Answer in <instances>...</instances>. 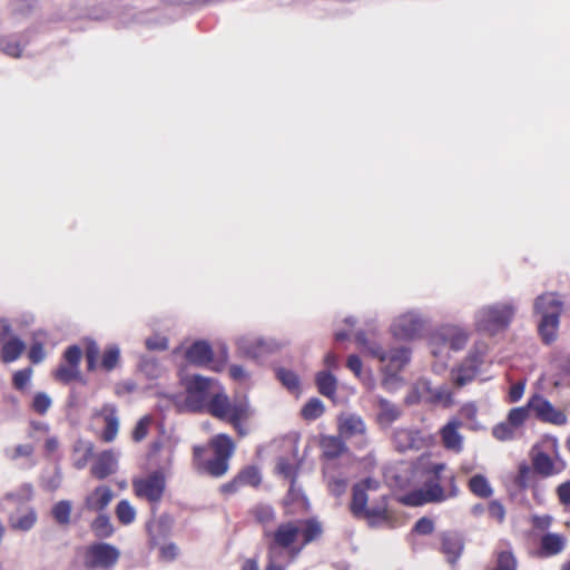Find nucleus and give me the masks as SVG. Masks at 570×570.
<instances>
[{"label":"nucleus","mask_w":570,"mask_h":570,"mask_svg":"<svg viewBox=\"0 0 570 570\" xmlns=\"http://www.w3.org/2000/svg\"><path fill=\"white\" fill-rule=\"evenodd\" d=\"M471 336V331L462 325L458 324H444L435 330L430 337V350L438 362L433 364V371L442 373L450 358L446 348L453 352L462 351Z\"/></svg>","instance_id":"nucleus-1"},{"label":"nucleus","mask_w":570,"mask_h":570,"mask_svg":"<svg viewBox=\"0 0 570 570\" xmlns=\"http://www.w3.org/2000/svg\"><path fill=\"white\" fill-rule=\"evenodd\" d=\"M515 312L517 304L513 301L484 305L474 314V327L478 332L495 335L509 327Z\"/></svg>","instance_id":"nucleus-2"},{"label":"nucleus","mask_w":570,"mask_h":570,"mask_svg":"<svg viewBox=\"0 0 570 570\" xmlns=\"http://www.w3.org/2000/svg\"><path fill=\"white\" fill-rule=\"evenodd\" d=\"M76 553L83 570H109L120 558V550L116 546L102 541L79 547Z\"/></svg>","instance_id":"nucleus-3"},{"label":"nucleus","mask_w":570,"mask_h":570,"mask_svg":"<svg viewBox=\"0 0 570 570\" xmlns=\"http://www.w3.org/2000/svg\"><path fill=\"white\" fill-rule=\"evenodd\" d=\"M547 448L550 451H543L540 446L535 445L530 451V459L533 471L542 479H548L562 473L566 470L567 463L559 453V445L556 439L547 442Z\"/></svg>","instance_id":"nucleus-4"},{"label":"nucleus","mask_w":570,"mask_h":570,"mask_svg":"<svg viewBox=\"0 0 570 570\" xmlns=\"http://www.w3.org/2000/svg\"><path fill=\"white\" fill-rule=\"evenodd\" d=\"M219 387L216 380L193 375L188 379L186 385V407L191 412H203L214 393Z\"/></svg>","instance_id":"nucleus-5"},{"label":"nucleus","mask_w":570,"mask_h":570,"mask_svg":"<svg viewBox=\"0 0 570 570\" xmlns=\"http://www.w3.org/2000/svg\"><path fill=\"white\" fill-rule=\"evenodd\" d=\"M247 404L230 403L228 396L222 392L219 386L207 403L205 411L215 417L230 422L234 428L239 426V420L247 416Z\"/></svg>","instance_id":"nucleus-6"},{"label":"nucleus","mask_w":570,"mask_h":570,"mask_svg":"<svg viewBox=\"0 0 570 570\" xmlns=\"http://www.w3.org/2000/svg\"><path fill=\"white\" fill-rule=\"evenodd\" d=\"M380 481L366 478L361 482L354 484L351 502V511L354 515H364L366 518H381L385 513L384 507H367L368 491H377L380 489Z\"/></svg>","instance_id":"nucleus-7"},{"label":"nucleus","mask_w":570,"mask_h":570,"mask_svg":"<svg viewBox=\"0 0 570 570\" xmlns=\"http://www.w3.org/2000/svg\"><path fill=\"white\" fill-rule=\"evenodd\" d=\"M485 353L484 343H475L469 351L465 358L451 371V379L456 387H463L472 382L483 363V355Z\"/></svg>","instance_id":"nucleus-8"},{"label":"nucleus","mask_w":570,"mask_h":570,"mask_svg":"<svg viewBox=\"0 0 570 570\" xmlns=\"http://www.w3.org/2000/svg\"><path fill=\"white\" fill-rule=\"evenodd\" d=\"M392 441L399 452L420 451L429 448L432 435L414 428H396L392 433Z\"/></svg>","instance_id":"nucleus-9"},{"label":"nucleus","mask_w":570,"mask_h":570,"mask_svg":"<svg viewBox=\"0 0 570 570\" xmlns=\"http://www.w3.org/2000/svg\"><path fill=\"white\" fill-rule=\"evenodd\" d=\"M166 480L163 471L157 470L145 478L135 479L132 489L138 498L146 499L150 503H158L165 492Z\"/></svg>","instance_id":"nucleus-10"},{"label":"nucleus","mask_w":570,"mask_h":570,"mask_svg":"<svg viewBox=\"0 0 570 570\" xmlns=\"http://www.w3.org/2000/svg\"><path fill=\"white\" fill-rule=\"evenodd\" d=\"M425 321L417 311H409L396 317L391 326L392 334L401 340H412L420 335Z\"/></svg>","instance_id":"nucleus-11"},{"label":"nucleus","mask_w":570,"mask_h":570,"mask_svg":"<svg viewBox=\"0 0 570 570\" xmlns=\"http://www.w3.org/2000/svg\"><path fill=\"white\" fill-rule=\"evenodd\" d=\"M236 345L240 354L252 358H258L265 354L273 353L281 347L275 340L254 335L238 337Z\"/></svg>","instance_id":"nucleus-12"},{"label":"nucleus","mask_w":570,"mask_h":570,"mask_svg":"<svg viewBox=\"0 0 570 570\" xmlns=\"http://www.w3.org/2000/svg\"><path fill=\"white\" fill-rule=\"evenodd\" d=\"M529 407H531L534 416L541 422L554 425H564L568 422L566 413L553 406V404L542 395H533L529 400Z\"/></svg>","instance_id":"nucleus-13"},{"label":"nucleus","mask_w":570,"mask_h":570,"mask_svg":"<svg viewBox=\"0 0 570 570\" xmlns=\"http://www.w3.org/2000/svg\"><path fill=\"white\" fill-rule=\"evenodd\" d=\"M81 355L82 352L78 345L69 346L63 353V363L60 364L53 373L55 379L63 384L80 380L79 364Z\"/></svg>","instance_id":"nucleus-14"},{"label":"nucleus","mask_w":570,"mask_h":570,"mask_svg":"<svg viewBox=\"0 0 570 570\" xmlns=\"http://www.w3.org/2000/svg\"><path fill=\"white\" fill-rule=\"evenodd\" d=\"M373 402L376 409L375 421L382 430L390 429L403 415L400 405L381 395H375Z\"/></svg>","instance_id":"nucleus-15"},{"label":"nucleus","mask_w":570,"mask_h":570,"mask_svg":"<svg viewBox=\"0 0 570 570\" xmlns=\"http://www.w3.org/2000/svg\"><path fill=\"white\" fill-rule=\"evenodd\" d=\"M301 527L297 522H285L277 527L272 534V542L268 547H275L278 550L291 549L293 557H295L292 546L298 540Z\"/></svg>","instance_id":"nucleus-16"},{"label":"nucleus","mask_w":570,"mask_h":570,"mask_svg":"<svg viewBox=\"0 0 570 570\" xmlns=\"http://www.w3.org/2000/svg\"><path fill=\"white\" fill-rule=\"evenodd\" d=\"M443 488L436 483H428L424 488L407 494L404 502L409 505L417 507L428 502H441L445 500Z\"/></svg>","instance_id":"nucleus-17"},{"label":"nucleus","mask_w":570,"mask_h":570,"mask_svg":"<svg viewBox=\"0 0 570 570\" xmlns=\"http://www.w3.org/2000/svg\"><path fill=\"white\" fill-rule=\"evenodd\" d=\"M563 308V302L560 299L557 293H543L539 295L533 303V311L541 317H560Z\"/></svg>","instance_id":"nucleus-18"},{"label":"nucleus","mask_w":570,"mask_h":570,"mask_svg":"<svg viewBox=\"0 0 570 570\" xmlns=\"http://www.w3.org/2000/svg\"><path fill=\"white\" fill-rule=\"evenodd\" d=\"M119 453L112 450L101 452L91 466V474L98 479L104 480L109 475L116 473L118 468Z\"/></svg>","instance_id":"nucleus-19"},{"label":"nucleus","mask_w":570,"mask_h":570,"mask_svg":"<svg viewBox=\"0 0 570 570\" xmlns=\"http://www.w3.org/2000/svg\"><path fill=\"white\" fill-rule=\"evenodd\" d=\"M441 551L446 557V560L454 564L461 557L464 542L462 537L454 531H445L440 534Z\"/></svg>","instance_id":"nucleus-20"},{"label":"nucleus","mask_w":570,"mask_h":570,"mask_svg":"<svg viewBox=\"0 0 570 570\" xmlns=\"http://www.w3.org/2000/svg\"><path fill=\"white\" fill-rule=\"evenodd\" d=\"M112 499V490L107 485H99L86 497L85 509L91 512L104 513Z\"/></svg>","instance_id":"nucleus-21"},{"label":"nucleus","mask_w":570,"mask_h":570,"mask_svg":"<svg viewBox=\"0 0 570 570\" xmlns=\"http://www.w3.org/2000/svg\"><path fill=\"white\" fill-rule=\"evenodd\" d=\"M461 426V421L451 420L441 429L442 443L446 450L455 453H460L463 450V436L459 432Z\"/></svg>","instance_id":"nucleus-22"},{"label":"nucleus","mask_w":570,"mask_h":570,"mask_svg":"<svg viewBox=\"0 0 570 570\" xmlns=\"http://www.w3.org/2000/svg\"><path fill=\"white\" fill-rule=\"evenodd\" d=\"M96 415L102 416L105 421V428L101 432V439L105 442H112L119 430V419L117 415V407L114 404H105Z\"/></svg>","instance_id":"nucleus-23"},{"label":"nucleus","mask_w":570,"mask_h":570,"mask_svg":"<svg viewBox=\"0 0 570 570\" xmlns=\"http://www.w3.org/2000/svg\"><path fill=\"white\" fill-rule=\"evenodd\" d=\"M421 393L425 394L424 397L434 404H442L449 406L453 403L452 392L446 384L432 386L430 382L422 381L420 383Z\"/></svg>","instance_id":"nucleus-24"},{"label":"nucleus","mask_w":570,"mask_h":570,"mask_svg":"<svg viewBox=\"0 0 570 570\" xmlns=\"http://www.w3.org/2000/svg\"><path fill=\"white\" fill-rule=\"evenodd\" d=\"M567 546V538L561 533L548 532L540 539L539 554L549 558L561 553Z\"/></svg>","instance_id":"nucleus-25"},{"label":"nucleus","mask_w":570,"mask_h":570,"mask_svg":"<svg viewBox=\"0 0 570 570\" xmlns=\"http://www.w3.org/2000/svg\"><path fill=\"white\" fill-rule=\"evenodd\" d=\"M185 356L189 363L203 366L212 362L213 350L208 342L197 341L188 347Z\"/></svg>","instance_id":"nucleus-26"},{"label":"nucleus","mask_w":570,"mask_h":570,"mask_svg":"<svg viewBox=\"0 0 570 570\" xmlns=\"http://www.w3.org/2000/svg\"><path fill=\"white\" fill-rule=\"evenodd\" d=\"M262 481L261 473L255 466H247L242 470L233 482L222 487L224 492H234L239 485L257 487Z\"/></svg>","instance_id":"nucleus-27"},{"label":"nucleus","mask_w":570,"mask_h":570,"mask_svg":"<svg viewBox=\"0 0 570 570\" xmlns=\"http://www.w3.org/2000/svg\"><path fill=\"white\" fill-rule=\"evenodd\" d=\"M338 428L342 436L344 438L363 435L366 432V424L357 414H348L341 417Z\"/></svg>","instance_id":"nucleus-28"},{"label":"nucleus","mask_w":570,"mask_h":570,"mask_svg":"<svg viewBox=\"0 0 570 570\" xmlns=\"http://www.w3.org/2000/svg\"><path fill=\"white\" fill-rule=\"evenodd\" d=\"M386 353L387 358L382 363V371L400 372L410 362L411 351L407 347L392 348Z\"/></svg>","instance_id":"nucleus-29"},{"label":"nucleus","mask_w":570,"mask_h":570,"mask_svg":"<svg viewBox=\"0 0 570 570\" xmlns=\"http://www.w3.org/2000/svg\"><path fill=\"white\" fill-rule=\"evenodd\" d=\"M355 338L363 353L377 358L381 363L386 362L387 353L376 341L367 338L366 334L362 331L356 334Z\"/></svg>","instance_id":"nucleus-30"},{"label":"nucleus","mask_w":570,"mask_h":570,"mask_svg":"<svg viewBox=\"0 0 570 570\" xmlns=\"http://www.w3.org/2000/svg\"><path fill=\"white\" fill-rule=\"evenodd\" d=\"M315 383L318 392L330 399L335 400L337 391V379L328 371H321L316 374Z\"/></svg>","instance_id":"nucleus-31"},{"label":"nucleus","mask_w":570,"mask_h":570,"mask_svg":"<svg viewBox=\"0 0 570 570\" xmlns=\"http://www.w3.org/2000/svg\"><path fill=\"white\" fill-rule=\"evenodd\" d=\"M90 530L94 535L100 540L108 539L115 533V527L109 515L106 513H98L90 523Z\"/></svg>","instance_id":"nucleus-32"},{"label":"nucleus","mask_w":570,"mask_h":570,"mask_svg":"<svg viewBox=\"0 0 570 570\" xmlns=\"http://www.w3.org/2000/svg\"><path fill=\"white\" fill-rule=\"evenodd\" d=\"M215 456L229 460L235 451V444L227 434H218L210 440Z\"/></svg>","instance_id":"nucleus-33"},{"label":"nucleus","mask_w":570,"mask_h":570,"mask_svg":"<svg viewBox=\"0 0 570 570\" xmlns=\"http://www.w3.org/2000/svg\"><path fill=\"white\" fill-rule=\"evenodd\" d=\"M469 490L478 498L489 499L493 494V488L483 474H474L468 482Z\"/></svg>","instance_id":"nucleus-34"},{"label":"nucleus","mask_w":570,"mask_h":570,"mask_svg":"<svg viewBox=\"0 0 570 570\" xmlns=\"http://www.w3.org/2000/svg\"><path fill=\"white\" fill-rule=\"evenodd\" d=\"M298 525L301 527L299 537H302L303 541H302L301 546L295 550V552H294L295 556H297L299 553V551L302 550V548L304 546L312 542L322 532L321 524L316 520H313V519L299 522Z\"/></svg>","instance_id":"nucleus-35"},{"label":"nucleus","mask_w":570,"mask_h":570,"mask_svg":"<svg viewBox=\"0 0 570 570\" xmlns=\"http://www.w3.org/2000/svg\"><path fill=\"white\" fill-rule=\"evenodd\" d=\"M38 0H10L9 10L16 20L28 18L37 8Z\"/></svg>","instance_id":"nucleus-36"},{"label":"nucleus","mask_w":570,"mask_h":570,"mask_svg":"<svg viewBox=\"0 0 570 570\" xmlns=\"http://www.w3.org/2000/svg\"><path fill=\"white\" fill-rule=\"evenodd\" d=\"M559 318L560 317H556V315L551 317H541L538 330L546 344H550L556 341L559 328Z\"/></svg>","instance_id":"nucleus-37"},{"label":"nucleus","mask_w":570,"mask_h":570,"mask_svg":"<svg viewBox=\"0 0 570 570\" xmlns=\"http://www.w3.org/2000/svg\"><path fill=\"white\" fill-rule=\"evenodd\" d=\"M26 345L19 337L7 341L1 350V358L4 363L14 362L23 353Z\"/></svg>","instance_id":"nucleus-38"},{"label":"nucleus","mask_w":570,"mask_h":570,"mask_svg":"<svg viewBox=\"0 0 570 570\" xmlns=\"http://www.w3.org/2000/svg\"><path fill=\"white\" fill-rule=\"evenodd\" d=\"M321 445L323 454L327 459L338 458L343 452L346 451L345 443L340 436H325L323 438Z\"/></svg>","instance_id":"nucleus-39"},{"label":"nucleus","mask_w":570,"mask_h":570,"mask_svg":"<svg viewBox=\"0 0 570 570\" xmlns=\"http://www.w3.org/2000/svg\"><path fill=\"white\" fill-rule=\"evenodd\" d=\"M36 521H37V513L32 509H30L23 515H20L17 518L11 515L9 518L10 527L13 530H19V531H24V532L31 530L33 528V525L36 524Z\"/></svg>","instance_id":"nucleus-40"},{"label":"nucleus","mask_w":570,"mask_h":570,"mask_svg":"<svg viewBox=\"0 0 570 570\" xmlns=\"http://www.w3.org/2000/svg\"><path fill=\"white\" fill-rule=\"evenodd\" d=\"M72 505L69 500H61L53 504L51 509L52 518L60 525H67L70 522Z\"/></svg>","instance_id":"nucleus-41"},{"label":"nucleus","mask_w":570,"mask_h":570,"mask_svg":"<svg viewBox=\"0 0 570 570\" xmlns=\"http://www.w3.org/2000/svg\"><path fill=\"white\" fill-rule=\"evenodd\" d=\"M115 513L118 521L124 525L131 524L135 521L137 514L136 509L126 499L118 502L115 509Z\"/></svg>","instance_id":"nucleus-42"},{"label":"nucleus","mask_w":570,"mask_h":570,"mask_svg":"<svg viewBox=\"0 0 570 570\" xmlns=\"http://www.w3.org/2000/svg\"><path fill=\"white\" fill-rule=\"evenodd\" d=\"M119 361H120L119 346L116 344H110L105 348V351L102 353L100 365L105 371L110 372L117 367Z\"/></svg>","instance_id":"nucleus-43"},{"label":"nucleus","mask_w":570,"mask_h":570,"mask_svg":"<svg viewBox=\"0 0 570 570\" xmlns=\"http://www.w3.org/2000/svg\"><path fill=\"white\" fill-rule=\"evenodd\" d=\"M534 474L537 473L533 471L532 464L529 465L528 463L522 462L518 466V473L515 475L514 483L521 490H525L531 485Z\"/></svg>","instance_id":"nucleus-44"},{"label":"nucleus","mask_w":570,"mask_h":570,"mask_svg":"<svg viewBox=\"0 0 570 570\" xmlns=\"http://www.w3.org/2000/svg\"><path fill=\"white\" fill-rule=\"evenodd\" d=\"M324 411L325 406L323 402L317 397H312L302 407L301 414L305 420L312 421L322 416Z\"/></svg>","instance_id":"nucleus-45"},{"label":"nucleus","mask_w":570,"mask_h":570,"mask_svg":"<svg viewBox=\"0 0 570 570\" xmlns=\"http://www.w3.org/2000/svg\"><path fill=\"white\" fill-rule=\"evenodd\" d=\"M62 482L61 469L57 465L50 472H45L41 476V487L50 492L58 490Z\"/></svg>","instance_id":"nucleus-46"},{"label":"nucleus","mask_w":570,"mask_h":570,"mask_svg":"<svg viewBox=\"0 0 570 570\" xmlns=\"http://www.w3.org/2000/svg\"><path fill=\"white\" fill-rule=\"evenodd\" d=\"M140 372L149 380L157 379L161 375L163 368L154 357L144 356L139 362Z\"/></svg>","instance_id":"nucleus-47"},{"label":"nucleus","mask_w":570,"mask_h":570,"mask_svg":"<svg viewBox=\"0 0 570 570\" xmlns=\"http://www.w3.org/2000/svg\"><path fill=\"white\" fill-rule=\"evenodd\" d=\"M22 45L17 36H8L0 38V50L7 56L18 58L22 52Z\"/></svg>","instance_id":"nucleus-48"},{"label":"nucleus","mask_w":570,"mask_h":570,"mask_svg":"<svg viewBox=\"0 0 570 570\" xmlns=\"http://www.w3.org/2000/svg\"><path fill=\"white\" fill-rule=\"evenodd\" d=\"M530 412L532 411L528 402L525 406L512 409L508 414L507 421L517 430L527 421Z\"/></svg>","instance_id":"nucleus-49"},{"label":"nucleus","mask_w":570,"mask_h":570,"mask_svg":"<svg viewBox=\"0 0 570 570\" xmlns=\"http://www.w3.org/2000/svg\"><path fill=\"white\" fill-rule=\"evenodd\" d=\"M283 559L284 551L275 547H268L267 566L265 570H285L287 564L283 562Z\"/></svg>","instance_id":"nucleus-50"},{"label":"nucleus","mask_w":570,"mask_h":570,"mask_svg":"<svg viewBox=\"0 0 570 570\" xmlns=\"http://www.w3.org/2000/svg\"><path fill=\"white\" fill-rule=\"evenodd\" d=\"M254 518L266 525L275 519V511L269 504L259 503L252 509Z\"/></svg>","instance_id":"nucleus-51"},{"label":"nucleus","mask_w":570,"mask_h":570,"mask_svg":"<svg viewBox=\"0 0 570 570\" xmlns=\"http://www.w3.org/2000/svg\"><path fill=\"white\" fill-rule=\"evenodd\" d=\"M277 379L289 391H296L299 387V379L296 373L287 368H278Z\"/></svg>","instance_id":"nucleus-52"},{"label":"nucleus","mask_w":570,"mask_h":570,"mask_svg":"<svg viewBox=\"0 0 570 570\" xmlns=\"http://www.w3.org/2000/svg\"><path fill=\"white\" fill-rule=\"evenodd\" d=\"M52 405L51 397L45 392H37L33 395L31 409L40 414L45 415Z\"/></svg>","instance_id":"nucleus-53"},{"label":"nucleus","mask_w":570,"mask_h":570,"mask_svg":"<svg viewBox=\"0 0 570 570\" xmlns=\"http://www.w3.org/2000/svg\"><path fill=\"white\" fill-rule=\"evenodd\" d=\"M228 461L224 458L214 456L212 460H209L206 463V470L207 472L213 476H222L224 475L228 470Z\"/></svg>","instance_id":"nucleus-54"},{"label":"nucleus","mask_w":570,"mask_h":570,"mask_svg":"<svg viewBox=\"0 0 570 570\" xmlns=\"http://www.w3.org/2000/svg\"><path fill=\"white\" fill-rule=\"evenodd\" d=\"M515 429L508 422L497 424L493 430V436L499 441H508L514 438Z\"/></svg>","instance_id":"nucleus-55"},{"label":"nucleus","mask_w":570,"mask_h":570,"mask_svg":"<svg viewBox=\"0 0 570 570\" xmlns=\"http://www.w3.org/2000/svg\"><path fill=\"white\" fill-rule=\"evenodd\" d=\"M276 471L279 475L289 479L291 481L296 479V465L285 458H279L277 460Z\"/></svg>","instance_id":"nucleus-56"},{"label":"nucleus","mask_w":570,"mask_h":570,"mask_svg":"<svg viewBox=\"0 0 570 570\" xmlns=\"http://www.w3.org/2000/svg\"><path fill=\"white\" fill-rule=\"evenodd\" d=\"M100 350L95 341H88L86 345V361L88 371H94L97 366V360L99 356Z\"/></svg>","instance_id":"nucleus-57"},{"label":"nucleus","mask_w":570,"mask_h":570,"mask_svg":"<svg viewBox=\"0 0 570 570\" xmlns=\"http://www.w3.org/2000/svg\"><path fill=\"white\" fill-rule=\"evenodd\" d=\"M286 504L297 503L302 507H305L307 504V500L305 495L303 494L301 489H297L295 485V480L291 481V487L287 493V497L285 499Z\"/></svg>","instance_id":"nucleus-58"},{"label":"nucleus","mask_w":570,"mask_h":570,"mask_svg":"<svg viewBox=\"0 0 570 570\" xmlns=\"http://www.w3.org/2000/svg\"><path fill=\"white\" fill-rule=\"evenodd\" d=\"M35 449L31 444H19L13 450L7 449L4 454L8 459L16 461L19 458H28L32 455Z\"/></svg>","instance_id":"nucleus-59"},{"label":"nucleus","mask_w":570,"mask_h":570,"mask_svg":"<svg viewBox=\"0 0 570 570\" xmlns=\"http://www.w3.org/2000/svg\"><path fill=\"white\" fill-rule=\"evenodd\" d=\"M488 512L490 518L494 519L499 523H503L505 520V508L499 500H491L488 504Z\"/></svg>","instance_id":"nucleus-60"},{"label":"nucleus","mask_w":570,"mask_h":570,"mask_svg":"<svg viewBox=\"0 0 570 570\" xmlns=\"http://www.w3.org/2000/svg\"><path fill=\"white\" fill-rule=\"evenodd\" d=\"M383 373L381 384L386 391H393L402 384V379L397 375L399 372L383 371Z\"/></svg>","instance_id":"nucleus-61"},{"label":"nucleus","mask_w":570,"mask_h":570,"mask_svg":"<svg viewBox=\"0 0 570 570\" xmlns=\"http://www.w3.org/2000/svg\"><path fill=\"white\" fill-rule=\"evenodd\" d=\"M32 375V368L27 367L23 370H19L13 374V385L17 390H23L26 385L29 383Z\"/></svg>","instance_id":"nucleus-62"},{"label":"nucleus","mask_w":570,"mask_h":570,"mask_svg":"<svg viewBox=\"0 0 570 570\" xmlns=\"http://www.w3.org/2000/svg\"><path fill=\"white\" fill-rule=\"evenodd\" d=\"M149 424H150V419L149 417H147V416L141 417L137 422V424H136V426H135V429L132 431V439L135 441H137V442L141 441L142 439H145L146 435H147V432H148Z\"/></svg>","instance_id":"nucleus-63"},{"label":"nucleus","mask_w":570,"mask_h":570,"mask_svg":"<svg viewBox=\"0 0 570 570\" xmlns=\"http://www.w3.org/2000/svg\"><path fill=\"white\" fill-rule=\"evenodd\" d=\"M229 375L230 377L238 383H248L249 382V373L242 366L237 364H233L229 366Z\"/></svg>","instance_id":"nucleus-64"}]
</instances>
